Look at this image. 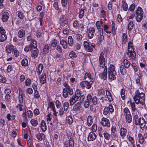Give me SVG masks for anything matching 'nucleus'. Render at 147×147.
<instances>
[{
  "instance_id": "f257e3e1",
  "label": "nucleus",
  "mask_w": 147,
  "mask_h": 147,
  "mask_svg": "<svg viewBox=\"0 0 147 147\" xmlns=\"http://www.w3.org/2000/svg\"><path fill=\"white\" fill-rule=\"evenodd\" d=\"M145 94L137 90L135 92V96L134 97V101L136 103L138 104L139 103L143 105L145 101Z\"/></svg>"
},
{
  "instance_id": "f03ea898",
  "label": "nucleus",
  "mask_w": 147,
  "mask_h": 147,
  "mask_svg": "<svg viewBox=\"0 0 147 147\" xmlns=\"http://www.w3.org/2000/svg\"><path fill=\"white\" fill-rule=\"evenodd\" d=\"M136 21L138 22H140L142 20L143 16V12L142 8L139 7L136 11Z\"/></svg>"
},
{
  "instance_id": "7ed1b4c3",
  "label": "nucleus",
  "mask_w": 147,
  "mask_h": 147,
  "mask_svg": "<svg viewBox=\"0 0 147 147\" xmlns=\"http://www.w3.org/2000/svg\"><path fill=\"white\" fill-rule=\"evenodd\" d=\"M104 53L103 52L100 53L99 57V61L100 67H104L105 65V59L104 56Z\"/></svg>"
},
{
  "instance_id": "20e7f679",
  "label": "nucleus",
  "mask_w": 147,
  "mask_h": 147,
  "mask_svg": "<svg viewBox=\"0 0 147 147\" xmlns=\"http://www.w3.org/2000/svg\"><path fill=\"white\" fill-rule=\"evenodd\" d=\"M1 16L2 21L4 22H5L8 20L9 14L7 12L4 11L1 13Z\"/></svg>"
},
{
  "instance_id": "39448f33",
  "label": "nucleus",
  "mask_w": 147,
  "mask_h": 147,
  "mask_svg": "<svg viewBox=\"0 0 147 147\" xmlns=\"http://www.w3.org/2000/svg\"><path fill=\"white\" fill-rule=\"evenodd\" d=\"M135 124L137 125H140V128L142 129L145 126V121L143 118L140 117L138 120L136 122Z\"/></svg>"
},
{
  "instance_id": "423d86ee",
  "label": "nucleus",
  "mask_w": 147,
  "mask_h": 147,
  "mask_svg": "<svg viewBox=\"0 0 147 147\" xmlns=\"http://www.w3.org/2000/svg\"><path fill=\"white\" fill-rule=\"evenodd\" d=\"M100 123L103 126L109 127L110 126L109 120L107 118L104 117L102 118Z\"/></svg>"
},
{
  "instance_id": "0eeeda50",
  "label": "nucleus",
  "mask_w": 147,
  "mask_h": 147,
  "mask_svg": "<svg viewBox=\"0 0 147 147\" xmlns=\"http://www.w3.org/2000/svg\"><path fill=\"white\" fill-rule=\"evenodd\" d=\"M84 79L86 83H90V82H93V78L91 77V75L88 73H86L85 74Z\"/></svg>"
},
{
  "instance_id": "6e6552de",
  "label": "nucleus",
  "mask_w": 147,
  "mask_h": 147,
  "mask_svg": "<svg viewBox=\"0 0 147 147\" xmlns=\"http://www.w3.org/2000/svg\"><path fill=\"white\" fill-rule=\"evenodd\" d=\"M95 30L94 28H90L88 30V37L90 39L93 37Z\"/></svg>"
},
{
  "instance_id": "1a4fd4ad",
  "label": "nucleus",
  "mask_w": 147,
  "mask_h": 147,
  "mask_svg": "<svg viewBox=\"0 0 147 147\" xmlns=\"http://www.w3.org/2000/svg\"><path fill=\"white\" fill-rule=\"evenodd\" d=\"M107 68L106 67H105L104 71L99 75V77L104 80H105L107 78Z\"/></svg>"
},
{
  "instance_id": "9d476101",
  "label": "nucleus",
  "mask_w": 147,
  "mask_h": 147,
  "mask_svg": "<svg viewBox=\"0 0 147 147\" xmlns=\"http://www.w3.org/2000/svg\"><path fill=\"white\" fill-rule=\"evenodd\" d=\"M79 98L76 96V95H73L71 98L69 100L70 102V105L71 106L72 105L74 104L77 101Z\"/></svg>"
},
{
  "instance_id": "9b49d317",
  "label": "nucleus",
  "mask_w": 147,
  "mask_h": 147,
  "mask_svg": "<svg viewBox=\"0 0 147 147\" xmlns=\"http://www.w3.org/2000/svg\"><path fill=\"white\" fill-rule=\"evenodd\" d=\"M96 138V135L92 132H91L89 134L88 137V141H92L94 140Z\"/></svg>"
},
{
  "instance_id": "f8f14e48",
  "label": "nucleus",
  "mask_w": 147,
  "mask_h": 147,
  "mask_svg": "<svg viewBox=\"0 0 147 147\" xmlns=\"http://www.w3.org/2000/svg\"><path fill=\"white\" fill-rule=\"evenodd\" d=\"M116 71H114L113 72L111 73V72L108 73V78H109L110 81H112V80L116 79Z\"/></svg>"
},
{
  "instance_id": "ddd939ff",
  "label": "nucleus",
  "mask_w": 147,
  "mask_h": 147,
  "mask_svg": "<svg viewBox=\"0 0 147 147\" xmlns=\"http://www.w3.org/2000/svg\"><path fill=\"white\" fill-rule=\"evenodd\" d=\"M32 50L31 56L34 58H36L38 55V51L36 47L33 48Z\"/></svg>"
},
{
  "instance_id": "4468645a",
  "label": "nucleus",
  "mask_w": 147,
  "mask_h": 147,
  "mask_svg": "<svg viewBox=\"0 0 147 147\" xmlns=\"http://www.w3.org/2000/svg\"><path fill=\"white\" fill-rule=\"evenodd\" d=\"M40 126L43 132H45L46 130L47 126L46 123L44 120L41 121Z\"/></svg>"
},
{
  "instance_id": "2eb2a0df",
  "label": "nucleus",
  "mask_w": 147,
  "mask_h": 147,
  "mask_svg": "<svg viewBox=\"0 0 147 147\" xmlns=\"http://www.w3.org/2000/svg\"><path fill=\"white\" fill-rule=\"evenodd\" d=\"M127 54L128 55V57L131 60H134L136 58V55L135 52H132L131 53L127 52Z\"/></svg>"
},
{
  "instance_id": "dca6fc26",
  "label": "nucleus",
  "mask_w": 147,
  "mask_h": 147,
  "mask_svg": "<svg viewBox=\"0 0 147 147\" xmlns=\"http://www.w3.org/2000/svg\"><path fill=\"white\" fill-rule=\"evenodd\" d=\"M87 100L84 103V107L86 108H88L90 105V103H91L90 101H91V96H87L86 97Z\"/></svg>"
},
{
  "instance_id": "f3484780",
  "label": "nucleus",
  "mask_w": 147,
  "mask_h": 147,
  "mask_svg": "<svg viewBox=\"0 0 147 147\" xmlns=\"http://www.w3.org/2000/svg\"><path fill=\"white\" fill-rule=\"evenodd\" d=\"M36 136L37 139L39 141H41L45 139V135L43 133H38L37 134Z\"/></svg>"
},
{
  "instance_id": "a211bd4d",
  "label": "nucleus",
  "mask_w": 147,
  "mask_h": 147,
  "mask_svg": "<svg viewBox=\"0 0 147 147\" xmlns=\"http://www.w3.org/2000/svg\"><path fill=\"white\" fill-rule=\"evenodd\" d=\"M127 130L126 129L123 127L121 128L120 129V134L122 138H123L126 134Z\"/></svg>"
},
{
  "instance_id": "6ab92c4d",
  "label": "nucleus",
  "mask_w": 147,
  "mask_h": 147,
  "mask_svg": "<svg viewBox=\"0 0 147 147\" xmlns=\"http://www.w3.org/2000/svg\"><path fill=\"white\" fill-rule=\"evenodd\" d=\"M6 51L9 53H10L14 49V47L12 45H8L6 47Z\"/></svg>"
},
{
  "instance_id": "aec40b11",
  "label": "nucleus",
  "mask_w": 147,
  "mask_h": 147,
  "mask_svg": "<svg viewBox=\"0 0 147 147\" xmlns=\"http://www.w3.org/2000/svg\"><path fill=\"white\" fill-rule=\"evenodd\" d=\"M91 96V101H90L91 103H92L94 105H96L97 104L98 100L97 98L95 96H94L92 97V96L90 94H88L87 96Z\"/></svg>"
},
{
  "instance_id": "412c9836",
  "label": "nucleus",
  "mask_w": 147,
  "mask_h": 147,
  "mask_svg": "<svg viewBox=\"0 0 147 147\" xmlns=\"http://www.w3.org/2000/svg\"><path fill=\"white\" fill-rule=\"evenodd\" d=\"M64 86L66 88L65 89L68 90V93L69 94L72 95L74 93L73 90L70 88L67 83H65Z\"/></svg>"
},
{
  "instance_id": "4be33fe9",
  "label": "nucleus",
  "mask_w": 147,
  "mask_h": 147,
  "mask_svg": "<svg viewBox=\"0 0 147 147\" xmlns=\"http://www.w3.org/2000/svg\"><path fill=\"white\" fill-rule=\"evenodd\" d=\"M93 121L92 117L90 116H88L87 121V123L88 126H90L93 123Z\"/></svg>"
},
{
  "instance_id": "5701e85b",
  "label": "nucleus",
  "mask_w": 147,
  "mask_h": 147,
  "mask_svg": "<svg viewBox=\"0 0 147 147\" xmlns=\"http://www.w3.org/2000/svg\"><path fill=\"white\" fill-rule=\"evenodd\" d=\"M122 8L125 11H126L128 9V6L127 3L124 1H122Z\"/></svg>"
},
{
  "instance_id": "b1692460",
  "label": "nucleus",
  "mask_w": 147,
  "mask_h": 147,
  "mask_svg": "<svg viewBox=\"0 0 147 147\" xmlns=\"http://www.w3.org/2000/svg\"><path fill=\"white\" fill-rule=\"evenodd\" d=\"M29 46H30V47H31L32 49L37 47V44L36 41L34 40L33 39L31 41H30Z\"/></svg>"
},
{
  "instance_id": "393cba45",
  "label": "nucleus",
  "mask_w": 147,
  "mask_h": 147,
  "mask_svg": "<svg viewBox=\"0 0 147 147\" xmlns=\"http://www.w3.org/2000/svg\"><path fill=\"white\" fill-rule=\"evenodd\" d=\"M106 95L109 101L111 102L113 101V99L112 96L111 94L110 91L108 90H106Z\"/></svg>"
},
{
  "instance_id": "a878e982",
  "label": "nucleus",
  "mask_w": 147,
  "mask_h": 147,
  "mask_svg": "<svg viewBox=\"0 0 147 147\" xmlns=\"http://www.w3.org/2000/svg\"><path fill=\"white\" fill-rule=\"evenodd\" d=\"M25 32L23 29L20 30L18 32V36L20 38L23 37L25 35Z\"/></svg>"
},
{
  "instance_id": "bb28decb",
  "label": "nucleus",
  "mask_w": 147,
  "mask_h": 147,
  "mask_svg": "<svg viewBox=\"0 0 147 147\" xmlns=\"http://www.w3.org/2000/svg\"><path fill=\"white\" fill-rule=\"evenodd\" d=\"M43 68V65L41 64H40L38 66L36 72L38 73V75H40L41 73Z\"/></svg>"
},
{
  "instance_id": "cd10ccee",
  "label": "nucleus",
  "mask_w": 147,
  "mask_h": 147,
  "mask_svg": "<svg viewBox=\"0 0 147 147\" xmlns=\"http://www.w3.org/2000/svg\"><path fill=\"white\" fill-rule=\"evenodd\" d=\"M49 47L48 44L45 45L44 47L43 50V53L46 54H47L49 52Z\"/></svg>"
},
{
  "instance_id": "c85d7f7f",
  "label": "nucleus",
  "mask_w": 147,
  "mask_h": 147,
  "mask_svg": "<svg viewBox=\"0 0 147 147\" xmlns=\"http://www.w3.org/2000/svg\"><path fill=\"white\" fill-rule=\"evenodd\" d=\"M80 103H77L73 107V109L74 111L79 110L80 109Z\"/></svg>"
},
{
  "instance_id": "c756f323",
  "label": "nucleus",
  "mask_w": 147,
  "mask_h": 147,
  "mask_svg": "<svg viewBox=\"0 0 147 147\" xmlns=\"http://www.w3.org/2000/svg\"><path fill=\"white\" fill-rule=\"evenodd\" d=\"M60 43L62 46L63 47L64 49H66L67 47V42L64 39L60 40Z\"/></svg>"
},
{
  "instance_id": "7c9ffc66",
  "label": "nucleus",
  "mask_w": 147,
  "mask_h": 147,
  "mask_svg": "<svg viewBox=\"0 0 147 147\" xmlns=\"http://www.w3.org/2000/svg\"><path fill=\"white\" fill-rule=\"evenodd\" d=\"M139 142L141 144H142L144 143V139L142 135L141 134L139 133L138 135Z\"/></svg>"
},
{
  "instance_id": "2f4dec72",
  "label": "nucleus",
  "mask_w": 147,
  "mask_h": 147,
  "mask_svg": "<svg viewBox=\"0 0 147 147\" xmlns=\"http://www.w3.org/2000/svg\"><path fill=\"white\" fill-rule=\"evenodd\" d=\"M120 71L121 74L123 75H124L126 73V70L124 67L123 65H121L120 67Z\"/></svg>"
},
{
  "instance_id": "473e14b6",
  "label": "nucleus",
  "mask_w": 147,
  "mask_h": 147,
  "mask_svg": "<svg viewBox=\"0 0 147 147\" xmlns=\"http://www.w3.org/2000/svg\"><path fill=\"white\" fill-rule=\"evenodd\" d=\"M48 108H50L53 111H55V108L54 104L52 102H50L48 104Z\"/></svg>"
},
{
  "instance_id": "72a5a7b5",
  "label": "nucleus",
  "mask_w": 147,
  "mask_h": 147,
  "mask_svg": "<svg viewBox=\"0 0 147 147\" xmlns=\"http://www.w3.org/2000/svg\"><path fill=\"white\" fill-rule=\"evenodd\" d=\"M84 10H85V9H80L78 16L80 18H82L83 17L84 14Z\"/></svg>"
},
{
  "instance_id": "f704fd0d",
  "label": "nucleus",
  "mask_w": 147,
  "mask_h": 147,
  "mask_svg": "<svg viewBox=\"0 0 147 147\" xmlns=\"http://www.w3.org/2000/svg\"><path fill=\"white\" fill-rule=\"evenodd\" d=\"M73 40L72 36H69L68 39V44L69 45L71 46L73 45Z\"/></svg>"
},
{
  "instance_id": "c9c22d12",
  "label": "nucleus",
  "mask_w": 147,
  "mask_h": 147,
  "mask_svg": "<svg viewBox=\"0 0 147 147\" xmlns=\"http://www.w3.org/2000/svg\"><path fill=\"white\" fill-rule=\"evenodd\" d=\"M131 42V41H129L128 42V52L131 53L132 52H134V49L132 45H129V43Z\"/></svg>"
},
{
  "instance_id": "e433bc0d",
  "label": "nucleus",
  "mask_w": 147,
  "mask_h": 147,
  "mask_svg": "<svg viewBox=\"0 0 147 147\" xmlns=\"http://www.w3.org/2000/svg\"><path fill=\"white\" fill-rule=\"evenodd\" d=\"M28 61L27 59H24L21 61L22 65L24 66H26L28 65Z\"/></svg>"
},
{
  "instance_id": "4c0bfd02",
  "label": "nucleus",
  "mask_w": 147,
  "mask_h": 147,
  "mask_svg": "<svg viewBox=\"0 0 147 147\" xmlns=\"http://www.w3.org/2000/svg\"><path fill=\"white\" fill-rule=\"evenodd\" d=\"M123 64L124 65V67L126 68H128L130 65V63L129 62V61H128L127 59H124L123 60Z\"/></svg>"
},
{
  "instance_id": "58836bf2",
  "label": "nucleus",
  "mask_w": 147,
  "mask_h": 147,
  "mask_svg": "<svg viewBox=\"0 0 147 147\" xmlns=\"http://www.w3.org/2000/svg\"><path fill=\"white\" fill-rule=\"evenodd\" d=\"M66 121L69 124H71L73 122L72 117L71 116H68L66 118Z\"/></svg>"
},
{
  "instance_id": "ea45409f",
  "label": "nucleus",
  "mask_w": 147,
  "mask_h": 147,
  "mask_svg": "<svg viewBox=\"0 0 147 147\" xmlns=\"http://www.w3.org/2000/svg\"><path fill=\"white\" fill-rule=\"evenodd\" d=\"M134 26L133 22L131 21L129 22L128 24L127 29L130 31L133 28Z\"/></svg>"
},
{
  "instance_id": "a19ab883",
  "label": "nucleus",
  "mask_w": 147,
  "mask_h": 147,
  "mask_svg": "<svg viewBox=\"0 0 147 147\" xmlns=\"http://www.w3.org/2000/svg\"><path fill=\"white\" fill-rule=\"evenodd\" d=\"M114 71H115V67L113 65H111L108 68V73H111Z\"/></svg>"
},
{
  "instance_id": "79ce46f5",
  "label": "nucleus",
  "mask_w": 147,
  "mask_h": 147,
  "mask_svg": "<svg viewBox=\"0 0 147 147\" xmlns=\"http://www.w3.org/2000/svg\"><path fill=\"white\" fill-rule=\"evenodd\" d=\"M7 38V36L5 34H1L0 36V41L3 42L5 41Z\"/></svg>"
},
{
  "instance_id": "37998d69",
  "label": "nucleus",
  "mask_w": 147,
  "mask_h": 147,
  "mask_svg": "<svg viewBox=\"0 0 147 147\" xmlns=\"http://www.w3.org/2000/svg\"><path fill=\"white\" fill-rule=\"evenodd\" d=\"M63 106L64 111H67L69 107V104L68 102H65L63 103Z\"/></svg>"
},
{
  "instance_id": "c03bdc74",
  "label": "nucleus",
  "mask_w": 147,
  "mask_h": 147,
  "mask_svg": "<svg viewBox=\"0 0 147 147\" xmlns=\"http://www.w3.org/2000/svg\"><path fill=\"white\" fill-rule=\"evenodd\" d=\"M105 91L104 89L100 90L98 92V95L99 96H103L105 95Z\"/></svg>"
},
{
  "instance_id": "a18cd8bd",
  "label": "nucleus",
  "mask_w": 147,
  "mask_h": 147,
  "mask_svg": "<svg viewBox=\"0 0 147 147\" xmlns=\"http://www.w3.org/2000/svg\"><path fill=\"white\" fill-rule=\"evenodd\" d=\"M46 75L45 74L42 75L40 78V83H45L46 80Z\"/></svg>"
},
{
  "instance_id": "49530a36",
  "label": "nucleus",
  "mask_w": 147,
  "mask_h": 147,
  "mask_svg": "<svg viewBox=\"0 0 147 147\" xmlns=\"http://www.w3.org/2000/svg\"><path fill=\"white\" fill-rule=\"evenodd\" d=\"M125 118L128 123H131L132 120L131 114L125 115Z\"/></svg>"
},
{
  "instance_id": "de8ad7c7",
  "label": "nucleus",
  "mask_w": 147,
  "mask_h": 147,
  "mask_svg": "<svg viewBox=\"0 0 147 147\" xmlns=\"http://www.w3.org/2000/svg\"><path fill=\"white\" fill-rule=\"evenodd\" d=\"M127 36L125 33H123L122 35V42L124 44H125L127 42Z\"/></svg>"
},
{
  "instance_id": "09e8293b",
  "label": "nucleus",
  "mask_w": 147,
  "mask_h": 147,
  "mask_svg": "<svg viewBox=\"0 0 147 147\" xmlns=\"http://www.w3.org/2000/svg\"><path fill=\"white\" fill-rule=\"evenodd\" d=\"M69 144V147H74V142L73 139L70 138L68 140Z\"/></svg>"
},
{
  "instance_id": "8fccbe9b",
  "label": "nucleus",
  "mask_w": 147,
  "mask_h": 147,
  "mask_svg": "<svg viewBox=\"0 0 147 147\" xmlns=\"http://www.w3.org/2000/svg\"><path fill=\"white\" fill-rule=\"evenodd\" d=\"M102 32L100 34V36L98 38V40L99 42H102L104 40V37L103 35V30L102 29Z\"/></svg>"
},
{
  "instance_id": "3c124183",
  "label": "nucleus",
  "mask_w": 147,
  "mask_h": 147,
  "mask_svg": "<svg viewBox=\"0 0 147 147\" xmlns=\"http://www.w3.org/2000/svg\"><path fill=\"white\" fill-rule=\"evenodd\" d=\"M69 56L72 59L75 58L77 56L75 53L73 51L70 52L69 54Z\"/></svg>"
},
{
  "instance_id": "603ef678",
  "label": "nucleus",
  "mask_w": 147,
  "mask_h": 147,
  "mask_svg": "<svg viewBox=\"0 0 147 147\" xmlns=\"http://www.w3.org/2000/svg\"><path fill=\"white\" fill-rule=\"evenodd\" d=\"M30 122L33 126H36L38 124L37 121L34 119H31L30 121Z\"/></svg>"
},
{
  "instance_id": "864d4df0",
  "label": "nucleus",
  "mask_w": 147,
  "mask_h": 147,
  "mask_svg": "<svg viewBox=\"0 0 147 147\" xmlns=\"http://www.w3.org/2000/svg\"><path fill=\"white\" fill-rule=\"evenodd\" d=\"M109 110L108 109V107H105L103 110V113L105 115H107L109 113Z\"/></svg>"
},
{
  "instance_id": "5fc2aeb1",
  "label": "nucleus",
  "mask_w": 147,
  "mask_h": 147,
  "mask_svg": "<svg viewBox=\"0 0 147 147\" xmlns=\"http://www.w3.org/2000/svg\"><path fill=\"white\" fill-rule=\"evenodd\" d=\"M124 111L125 113L124 115H127L130 114V111L127 108H125L124 109Z\"/></svg>"
},
{
  "instance_id": "6e6d98bb",
  "label": "nucleus",
  "mask_w": 147,
  "mask_h": 147,
  "mask_svg": "<svg viewBox=\"0 0 147 147\" xmlns=\"http://www.w3.org/2000/svg\"><path fill=\"white\" fill-rule=\"evenodd\" d=\"M81 94L80 91L78 89L76 90L75 94L74 95H76L79 98V97L81 95Z\"/></svg>"
},
{
  "instance_id": "4d7b16f0",
  "label": "nucleus",
  "mask_w": 147,
  "mask_h": 147,
  "mask_svg": "<svg viewBox=\"0 0 147 147\" xmlns=\"http://www.w3.org/2000/svg\"><path fill=\"white\" fill-rule=\"evenodd\" d=\"M27 113L28 115V117L29 118H32L33 116V113L30 110L27 111Z\"/></svg>"
},
{
  "instance_id": "13d9d810",
  "label": "nucleus",
  "mask_w": 147,
  "mask_h": 147,
  "mask_svg": "<svg viewBox=\"0 0 147 147\" xmlns=\"http://www.w3.org/2000/svg\"><path fill=\"white\" fill-rule=\"evenodd\" d=\"M135 4L134 3H133L130 5V7L129 8L128 10L131 11H134L135 9Z\"/></svg>"
},
{
  "instance_id": "bf43d9fd",
  "label": "nucleus",
  "mask_w": 147,
  "mask_h": 147,
  "mask_svg": "<svg viewBox=\"0 0 147 147\" xmlns=\"http://www.w3.org/2000/svg\"><path fill=\"white\" fill-rule=\"evenodd\" d=\"M57 42L56 40L54 39L52 41L51 45L53 47H55L57 45Z\"/></svg>"
},
{
  "instance_id": "052dcab7",
  "label": "nucleus",
  "mask_w": 147,
  "mask_h": 147,
  "mask_svg": "<svg viewBox=\"0 0 147 147\" xmlns=\"http://www.w3.org/2000/svg\"><path fill=\"white\" fill-rule=\"evenodd\" d=\"M125 90L123 89H121V97L122 98L123 100H124L125 99Z\"/></svg>"
},
{
  "instance_id": "680f3d73",
  "label": "nucleus",
  "mask_w": 147,
  "mask_h": 147,
  "mask_svg": "<svg viewBox=\"0 0 147 147\" xmlns=\"http://www.w3.org/2000/svg\"><path fill=\"white\" fill-rule=\"evenodd\" d=\"M6 80L5 78L1 76H0V82L1 83H5Z\"/></svg>"
},
{
  "instance_id": "e2e57ef3",
  "label": "nucleus",
  "mask_w": 147,
  "mask_h": 147,
  "mask_svg": "<svg viewBox=\"0 0 147 147\" xmlns=\"http://www.w3.org/2000/svg\"><path fill=\"white\" fill-rule=\"evenodd\" d=\"M130 104L131 109L133 111L136 110L135 104L134 102H130Z\"/></svg>"
},
{
  "instance_id": "0e129e2a",
  "label": "nucleus",
  "mask_w": 147,
  "mask_h": 147,
  "mask_svg": "<svg viewBox=\"0 0 147 147\" xmlns=\"http://www.w3.org/2000/svg\"><path fill=\"white\" fill-rule=\"evenodd\" d=\"M107 107L108 109L110 112L112 113L114 111V109L112 105H109V106Z\"/></svg>"
},
{
  "instance_id": "69168bd1",
  "label": "nucleus",
  "mask_w": 147,
  "mask_h": 147,
  "mask_svg": "<svg viewBox=\"0 0 147 147\" xmlns=\"http://www.w3.org/2000/svg\"><path fill=\"white\" fill-rule=\"evenodd\" d=\"M63 33L64 34H67L69 33V30L67 28V26H66V28H65L64 29Z\"/></svg>"
},
{
  "instance_id": "338daca9",
  "label": "nucleus",
  "mask_w": 147,
  "mask_h": 147,
  "mask_svg": "<svg viewBox=\"0 0 147 147\" xmlns=\"http://www.w3.org/2000/svg\"><path fill=\"white\" fill-rule=\"evenodd\" d=\"M18 16L21 19H22L24 18V15L22 13L19 11L18 13Z\"/></svg>"
},
{
  "instance_id": "774afa93",
  "label": "nucleus",
  "mask_w": 147,
  "mask_h": 147,
  "mask_svg": "<svg viewBox=\"0 0 147 147\" xmlns=\"http://www.w3.org/2000/svg\"><path fill=\"white\" fill-rule=\"evenodd\" d=\"M26 92L27 93L31 94L33 93V90L31 88H28L26 90Z\"/></svg>"
}]
</instances>
